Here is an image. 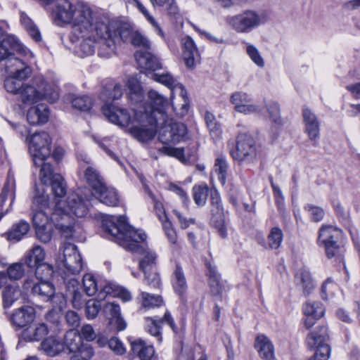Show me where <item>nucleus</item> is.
I'll return each mask as SVG.
<instances>
[{
    "label": "nucleus",
    "instance_id": "obj_46",
    "mask_svg": "<svg viewBox=\"0 0 360 360\" xmlns=\"http://www.w3.org/2000/svg\"><path fill=\"white\" fill-rule=\"evenodd\" d=\"M64 345L67 347L71 353H77L83 345L82 337L73 330L68 331L65 336Z\"/></svg>",
    "mask_w": 360,
    "mask_h": 360
},
{
    "label": "nucleus",
    "instance_id": "obj_61",
    "mask_svg": "<svg viewBox=\"0 0 360 360\" xmlns=\"http://www.w3.org/2000/svg\"><path fill=\"white\" fill-rule=\"evenodd\" d=\"M101 309L99 301L90 300L86 303L85 311L88 319H95Z\"/></svg>",
    "mask_w": 360,
    "mask_h": 360
},
{
    "label": "nucleus",
    "instance_id": "obj_60",
    "mask_svg": "<svg viewBox=\"0 0 360 360\" xmlns=\"http://www.w3.org/2000/svg\"><path fill=\"white\" fill-rule=\"evenodd\" d=\"M135 3V5L136 8L139 9V11L144 15V17L147 19V20L151 24V25L155 29L158 34L163 37L164 33L160 28V25L157 22V21L155 20V18L150 15L147 9L145 8V6L139 1V0H133Z\"/></svg>",
    "mask_w": 360,
    "mask_h": 360
},
{
    "label": "nucleus",
    "instance_id": "obj_52",
    "mask_svg": "<svg viewBox=\"0 0 360 360\" xmlns=\"http://www.w3.org/2000/svg\"><path fill=\"white\" fill-rule=\"evenodd\" d=\"M85 178L91 186L93 192L99 188L103 184V180L96 169L92 167H88L85 171Z\"/></svg>",
    "mask_w": 360,
    "mask_h": 360
},
{
    "label": "nucleus",
    "instance_id": "obj_25",
    "mask_svg": "<svg viewBox=\"0 0 360 360\" xmlns=\"http://www.w3.org/2000/svg\"><path fill=\"white\" fill-rule=\"evenodd\" d=\"M24 288L26 290L31 288L33 295L44 301H49L54 294V287L48 281H39L35 283L32 279H27L24 283Z\"/></svg>",
    "mask_w": 360,
    "mask_h": 360
},
{
    "label": "nucleus",
    "instance_id": "obj_4",
    "mask_svg": "<svg viewBox=\"0 0 360 360\" xmlns=\"http://www.w3.org/2000/svg\"><path fill=\"white\" fill-rule=\"evenodd\" d=\"M32 209V221L37 238L43 243L49 242L53 235V225L55 226L51 219L53 211L49 207V196L45 195L44 190L41 191L39 187L35 188Z\"/></svg>",
    "mask_w": 360,
    "mask_h": 360
},
{
    "label": "nucleus",
    "instance_id": "obj_45",
    "mask_svg": "<svg viewBox=\"0 0 360 360\" xmlns=\"http://www.w3.org/2000/svg\"><path fill=\"white\" fill-rule=\"evenodd\" d=\"M129 98L134 103H138L143 99V89L139 81L135 77H130L127 82Z\"/></svg>",
    "mask_w": 360,
    "mask_h": 360
},
{
    "label": "nucleus",
    "instance_id": "obj_19",
    "mask_svg": "<svg viewBox=\"0 0 360 360\" xmlns=\"http://www.w3.org/2000/svg\"><path fill=\"white\" fill-rule=\"evenodd\" d=\"M146 330L151 335L156 337L158 342H162L161 328L162 326L168 325L173 331L176 329L175 323L171 314L167 311H165L162 318L155 317H146Z\"/></svg>",
    "mask_w": 360,
    "mask_h": 360
},
{
    "label": "nucleus",
    "instance_id": "obj_7",
    "mask_svg": "<svg viewBox=\"0 0 360 360\" xmlns=\"http://www.w3.org/2000/svg\"><path fill=\"white\" fill-rule=\"evenodd\" d=\"M59 98L58 91L49 84L42 76H36L28 83H25L18 98L24 104L30 105L46 99L51 103Z\"/></svg>",
    "mask_w": 360,
    "mask_h": 360
},
{
    "label": "nucleus",
    "instance_id": "obj_8",
    "mask_svg": "<svg viewBox=\"0 0 360 360\" xmlns=\"http://www.w3.org/2000/svg\"><path fill=\"white\" fill-rule=\"evenodd\" d=\"M259 149V146L252 135L240 132L236 136V146L230 155L239 165L251 166L257 162Z\"/></svg>",
    "mask_w": 360,
    "mask_h": 360
},
{
    "label": "nucleus",
    "instance_id": "obj_26",
    "mask_svg": "<svg viewBox=\"0 0 360 360\" xmlns=\"http://www.w3.org/2000/svg\"><path fill=\"white\" fill-rule=\"evenodd\" d=\"M183 58L188 68H193L200 61V53L193 39L186 36L181 39Z\"/></svg>",
    "mask_w": 360,
    "mask_h": 360
},
{
    "label": "nucleus",
    "instance_id": "obj_17",
    "mask_svg": "<svg viewBox=\"0 0 360 360\" xmlns=\"http://www.w3.org/2000/svg\"><path fill=\"white\" fill-rule=\"evenodd\" d=\"M168 117L165 121H160V125H163L160 131L159 139L164 144H176L184 140L187 134L185 124L179 122L167 123Z\"/></svg>",
    "mask_w": 360,
    "mask_h": 360
},
{
    "label": "nucleus",
    "instance_id": "obj_39",
    "mask_svg": "<svg viewBox=\"0 0 360 360\" xmlns=\"http://www.w3.org/2000/svg\"><path fill=\"white\" fill-rule=\"evenodd\" d=\"M40 347L46 355L55 356L64 349V343L56 337L49 336L42 340Z\"/></svg>",
    "mask_w": 360,
    "mask_h": 360
},
{
    "label": "nucleus",
    "instance_id": "obj_32",
    "mask_svg": "<svg viewBox=\"0 0 360 360\" xmlns=\"http://www.w3.org/2000/svg\"><path fill=\"white\" fill-rule=\"evenodd\" d=\"M100 202L115 207L120 202L117 191L113 188L107 187L105 183L92 193Z\"/></svg>",
    "mask_w": 360,
    "mask_h": 360
},
{
    "label": "nucleus",
    "instance_id": "obj_24",
    "mask_svg": "<svg viewBox=\"0 0 360 360\" xmlns=\"http://www.w3.org/2000/svg\"><path fill=\"white\" fill-rule=\"evenodd\" d=\"M49 332L47 325L44 323H35L25 328L21 333L19 342H39L48 335Z\"/></svg>",
    "mask_w": 360,
    "mask_h": 360
},
{
    "label": "nucleus",
    "instance_id": "obj_12",
    "mask_svg": "<svg viewBox=\"0 0 360 360\" xmlns=\"http://www.w3.org/2000/svg\"><path fill=\"white\" fill-rule=\"evenodd\" d=\"M56 264L58 267L63 271V278H68L67 274L72 276L79 274L83 268L82 259L77 248L71 243H65L60 248Z\"/></svg>",
    "mask_w": 360,
    "mask_h": 360
},
{
    "label": "nucleus",
    "instance_id": "obj_59",
    "mask_svg": "<svg viewBox=\"0 0 360 360\" xmlns=\"http://www.w3.org/2000/svg\"><path fill=\"white\" fill-rule=\"evenodd\" d=\"M71 103L73 108L82 111L90 110L93 105L91 98L87 96H75Z\"/></svg>",
    "mask_w": 360,
    "mask_h": 360
},
{
    "label": "nucleus",
    "instance_id": "obj_10",
    "mask_svg": "<svg viewBox=\"0 0 360 360\" xmlns=\"http://www.w3.org/2000/svg\"><path fill=\"white\" fill-rule=\"evenodd\" d=\"M265 22L263 13L253 9H246L238 14L226 18V24L239 34H249Z\"/></svg>",
    "mask_w": 360,
    "mask_h": 360
},
{
    "label": "nucleus",
    "instance_id": "obj_62",
    "mask_svg": "<svg viewBox=\"0 0 360 360\" xmlns=\"http://www.w3.org/2000/svg\"><path fill=\"white\" fill-rule=\"evenodd\" d=\"M24 272L25 269L22 264L15 263L8 268L6 274L10 280L16 281L22 277Z\"/></svg>",
    "mask_w": 360,
    "mask_h": 360
},
{
    "label": "nucleus",
    "instance_id": "obj_31",
    "mask_svg": "<svg viewBox=\"0 0 360 360\" xmlns=\"http://www.w3.org/2000/svg\"><path fill=\"white\" fill-rule=\"evenodd\" d=\"M49 109L46 104L31 107L27 113V122L32 125L43 124L48 122Z\"/></svg>",
    "mask_w": 360,
    "mask_h": 360
},
{
    "label": "nucleus",
    "instance_id": "obj_43",
    "mask_svg": "<svg viewBox=\"0 0 360 360\" xmlns=\"http://www.w3.org/2000/svg\"><path fill=\"white\" fill-rule=\"evenodd\" d=\"M138 299L141 304L140 311L159 307L163 304V300L161 296L151 295L146 292H141Z\"/></svg>",
    "mask_w": 360,
    "mask_h": 360
},
{
    "label": "nucleus",
    "instance_id": "obj_33",
    "mask_svg": "<svg viewBox=\"0 0 360 360\" xmlns=\"http://www.w3.org/2000/svg\"><path fill=\"white\" fill-rule=\"evenodd\" d=\"M255 348L260 358L264 360L275 359L274 347L271 341L264 335H258L255 342Z\"/></svg>",
    "mask_w": 360,
    "mask_h": 360
},
{
    "label": "nucleus",
    "instance_id": "obj_14",
    "mask_svg": "<svg viewBox=\"0 0 360 360\" xmlns=\"http://www.w3.org/2000/svg\"><path fill=\"white\" fill-rule=\"evenodd\" d=\"M210 212L211 224L217 229L220 237L226 238L228 231L226 219L228 212L224 210L220 194L217 190L212 191L210 194Z\"/></svg>",
    "mask_w": 360,
    "mask_h": 360
},
{
    "label": "nucleus",
    "instance_id": "obj_50",
    "mask_svg": "<svg viewBox=\"0 0 360 360\" xmlns=\"http://www.w3.org/2000/svg\"><path fill=\"white\" fill-rule=\"evenodd\" d=\"M209 191V187L205 184L193 187V200L198 206L202 207L205 205Z\"/></svg>",
    "mask_w": 360,
    "mask_h": 360
},
{
    "label": "nucleus",
    "instance_id": "obj_40",
    "mask_svg": "<svg viewBox=\"0 0 360 360\" xmlns=\"http://www.w3.org/2000/svg\"><path fill=\"white\" fill-rule=\"evenodd\" d=\"M156 209L158 213V217L162 221V228L168 240L171 243H176L177 235L175 230L172 227V223L167 219L165 212L162 210L161 204L156 205Z\"/></svg>",
    "mask_w": 360,
    "mask_h": 360
},
{
    "label": "nucleus",
    "instance_id": "obj_63",
    "mask_svg": "<svg viewBox=\"0 0 360 360\" xmlns=\"http://www.w3.org/2000/svg\"><path fill=\"white\" fill-rule=\"evenodd\" d=\"M131 44L136 46L142 47L145 51L150 50L151 44L150 41L145 36L139 32H134L131 35Z\"/></svg>",
    "mask_w": 360,
    "mask_h": 360
},
{
    "label": "nucleus",
    "instance_id": "obj_18",
    "mask_svg": "<svg viewBox=\"0 0 360 360\" xmlns=\"http://www.w3.org/2000/svg\"><path fill=\"white\" fill-rule=\"evenodd\" d=\"M148 97L151 105V115L155 124H160L168 117L169 104L167 99L157 91L151 89L148 93Z\"/></svg>",
    "mask_w": 360,
    "mask_h": 360
},
{
    "label": "nucleus",
    "instance_id": "obj_1",
    "mask_svg": "<svg viewBox=\"0 0 360 360\" xmlns=\"http://www.w3.org/2000/svg\"><path fill=\"white\" fill-rule=\"evenodd\" d=\"M102 229L109 239L115 240L128 251L142 255L139 260V268L143 274L156 269L157 256L146 246V233L129 226L126 222L125 217H105L102 220Z\"/></svg>",
    "mask_w": 360,
    "mask_h": 360
},
{
    "label": "nucleus",
    "instance_id": "obj_11",
    "mask_svg": "<svg viewBox=\"0 0 360 360\" xmlns=\"http://www.w3.org/2000/svg\"><path fill=\"white\" fill-rule=\"evenodd\" d=\"M14 63H8L4 69L7 77L4 79V86L7 92L18 96L24 86V80L30 77L32 68L21 59Z\"/></svg>",
    "mask_w": 360,
    "mask_h": 360
},
{
    "label": "nucleus",
    "instance_id": "obj_51",
    "mask_svg": "<svg viewBox=\"0 0 360 360\" xmlns=\"http://www.w3.org/2000/svg\"><path fill=\"white\" fill-rule=\"evenodd\" d=\"M303 312L305 316H312L320 319L323 316L325 309L321 303L308 301L303 305Z\"/></svg>",
    "mask_w": 360,
    "mask_h": 360
},
{
    "label": "nucleus",
    "instance_id": "obj_56",
    "mask_svg": "<svg viewBox=\"0 0 360 360\" xmlns=\"http://www.w3.org/2000/svg\"><path fill=\"white\" fill-rule=\"evenodd\" d=\"M99 285L100 287L98 297L100 300H104L108 295L115 297V294L117 291L118 286L109 281L103 280H100Z\"/></svg>",
    "mask_w": 360,
    "mask_h": 360
},
{
    "label": "nucleus",
    "instance_id": "obj_42",
    "mask_svg": "<svg viewBox=\"0 0 360 360\" xmlns=\"http://www.w3.org/2000/svg\"><path fill=\"white\" fill-rule=\"evenodd\" d=\"M1 295L3 307L4 309H8L20 298L21 291L18 286L8 285L3 290Z\"/></svg>",
    "mask_w": 360,
    "mask_h": 360
},
{
    "label": "nucleus",
    "instance_id": "obj_54",
    "mask_svg": "<svg viewBox=\"0 0 360 360\" xmlns=\"http://www.w3.org/2000/svg\"><path fill=\"white\" fill-rule=\"evenodd\" d=\"M20 22L34 41H39L41 40L40 32L32 20L26 14L21 13Z\"/></svg>",
    "mask_w": 360,
    "mask_h": 360
},
{
    "label": "nucleus",
    "instance_id": "obj_49",
    "mask_svg": "<svg viewBox=\"0 0 360 360\" xmlns=\"http://www.w3.org/2000/svg\"><path fill=\"white\" fill-rule=\"evenodd\" d=\"M205 120L211 136L216 140L221 139L222 129L220 124L216 120L214 115L210 112L207 111L205 115Z\"/></svg>",
    "mask_w": 360,
    "mask_h": 360
},
{
    "label": "nucleus",
    "instance_id": "obj_27",
    "mask_svg": "<svg viewBox=\"0 0 360 360\" xmlns=\"http://www.w3.org/2000/svg\"><path fill=\"white\" fill-rule=\"evenodd\" d=\"M172 288L179 296L181 302L185 304L187 302L188 285L182 268L176 265L172 278Z\"/></svg>",
    "mask_w": 360,
    "mask_h": 360
},
{
    "label": "nucleus",
    "instance_id": "obj_48",
    "mask_svg": "<svg viewBox=\"0 0 360 360\" xmlns=\"http://www.w3.org/2000/svg\"><path fill=\"white\" fill-rule=\"evenodd\" d=\"M100 281L91 274H86L82 278L84 291L88 296H93L98 294Z\"/></svg>",
    "mask_w": 360,
    "mask_h": 360
},
{
    "label": "nucleus",
    "instance_id": "obj_5",
    "mask_svg": "<svg viewBox=\"0 0 360 360\" xmlns=\"http://www.w3.org/2000/svg\"><path fill=\"white\" fill-rule=\"evenodd\" d=\"M54 21L60 26L72 24V31L84 29L95 18L91 9L84 4H73L70 0H56Z\"/></svg>",
    "mask_w": 360,
    "mask_h": 360
},
{
    "label": "nucleus",
    "instance_id": "obj_29",
    "mask_svg": "<svg viewBox=\"0 0 360 360\" xmlns=\"http://www.w3.org/2000/svg\"><path fill=\"white\" fill-rule=\"evenodd\" d=\"M135 58L141 68L155 71L162 68L158 58L150 50L137 51L135 53Z\"/></svg>",
    "mask_w": 360,
    "mask_h": 360
},
{
    "label": "nucleus",
    "instance_id": "obj_41",
    "mask_svg": "<svg viewBox=\"0 0 360 360\" xmlns=\"http://www.w3.org/2000/svg\"><path fill=\"white\" fill-rule=\"evenodd\" d=\"M329 335L326 326H318L315 330L309 333L307 338L309 347H316L317 345L326 344Z\"/></svg>",
    "mask_w": 360,
    "mask_h": 360
},
{
    "label": "nucleus",
    "instance_id": "obj_22",
    "mask_svg": "<svg viewBox=\"0 0 360 360\" xmlns=\"http://www.w3.org/2000/svg\"><path fill=\"white\" fill-rule=\"evenodd\" d=\"M8 320L15 330L23 328L33 322L35 319V310L30 306H22L15 309L8 315Z\"/></svg>",
    "mask_w": 360,
    "mask_h": 360
},
{
    "label": "nucleus",
    "instance_id": "obj_13",
    "mask_svg": "<svg viewBox=\"0 0 360 360\" xmlns=\"http://www.w3.org/2000/svg\"><path fill=\"white\" fill-rule=\"evenodd\" d=\"M343 233L341 229L331 225H323L319 231L317 243L323 247L328 258H332L342 252Z\"/></svg>",
    "mask_w": 360,
    "mask_h": 360
},
{
    "label": "nucleus",
    "instance_id": "obj_23",
    "mask_svg": "<svg viewBox=\"0 0 360 360\" xmlns=\"http://www.w3.org/2000/svg\"><path fill=\"white\" fill-rule=\"evenodd\" d=\"M103 23L105 24L108 27L109 31H108V34L110 35L114 38V49H113V54L115 52L117 45L121 41L127 42L131 41V35L134 32L131 31V29L128 25L126 24H120L115 21L110 20H103Z\"/></svg>",
    "mask_w": 360,
    "mask_h": 360
},
{
    "label": "nucleus",
    "instance_id": "obj_6",
    "mask_svg": "<svg viewBox=\"0 0 360 360\" xmlns=\"http://www.w3.org/2000/svg\"><path fill=\"white\" fill-rule=\"evenodd\" d=\"M123 94L120 84L112 82L103 86L100 94V98L104 102L101 111L104 116L112 123L120 127H127L131 122V117L128 110L115 106L109 100L119 99Z\"/></svg>",
    "mask_w": 360,
    "mask_h": 360
},
{
    "label": "nucleus",
    "instance_id": "obj_38",
    "mask_svg": "<svg viewBox=\"0 0 360 360\" xmlns=\"http://www.w3.org/2000/svg\"><path fill=\"white\" fill-rule=\"evenodd\" d=\"M133 353L137 355L140 360H152L155 350L152 345H147L141 339H137L131 342Z\"/></svg>",
    "mask_w": 360,
    "mask_h": 360
},
{
    "label": "nucleus",
    "instance_id": "obj_3",
    "mask_svg": "<svg viewBox=\"0 0 360 360\" xmlns=\"http://www.w3.org/2000/svg\"><path fill=\"white\" fill-rule=\"evenodd\" d=\"M108 29L102 19L95 17L88 21L84 29L73 30L76 37L82 39L76 51L78 56L81 58L91 56L97 47L99 56L110 57L113 54L114 38L108 34Z\"/></svg>",
    "mask_w": 360,
    "mask_h": 360
},
{
    "label": "nucleus",
    "instance_id": "obj_2",
    "mask_svg": "<svg viewBox=\"0 0 360 360\" xmlns=\"http://www.w3.org/2000/svg\"><path fill=\"white\" fill-rule=\"evenodd\" d=\"M52 165H45L40 169L39 178L43 185L49 184L53 195L55 205L52 209L51 219L56 230L63 238L75 237L79 228L74 226V220L65 212V200H62L67 193L66 183L63 176L53 172Z\"/></svg>",
    "mask_w": 360,
    "mask_h": 360
},
{
    "label": "nucleus",
    "instance_id": "obj_28",
    "mask_svg": "<svg viewBox=\"0 0 360 360\" xmlns=\"http://www.w3.org/2000/svg\"><path fill=\"white\" fill-rule=\"evenodd\" d=\"M66 288L65 296L68 298L73 307L81 309L84 304L83 295L79 290V282L75 277L63 278Z\"/></svg>",
    "mask_w": 360,
    "mask_h": 360
},
{
    "label": "nucleus",
    "instance_id": "obj_37",
    "mask_svg": "<svg viewBox=\"0 0 360 360\" xmlns=\"http://www.w3.org/2000/svg\"><path fill=\"white\" fill-rule=\"evenodd\" d=\"M30 230V224L21 220L18 223L12 225L7 232L3 234L8 240L12 242H18L25 236Z\"/></svg>",
    "mask_w": 360,
    "mask_h": 360
},
{
    "label": "nucleus",
    "instance_id": "obj_15",
    "mask_svg": "<svg viewBox=\"0 0 360 360\" xmlns=\"http://www.w3.org/2000/svg\"><path fill=\"white\" fill-rule=\"evenodd\" d=\"M27 50L20 43L17 38L12 35L6 36L0 40V63H3L4 69L8 64H13L15 60H20V56H25Z\"/></svg>",
    "mask_w": 360,
    "mask_h": 360
},
{
    "label": "nucleus",
    "instance_id": "obj_47",
    "mask_svg": "<svg viewBox=\"0 0 360 360\" xmlns=\"http://www.w3.org/2000/svg\"><path fill=\"white\" fill-rule=\"evenodd\" d=\"M44 250L41 247L36 245L27 253L25 263L29 267L33 268L44 262Z\"/></svg>",
    "mask_w": 360,
    "mask_h": 360
},
{
    "label": "nucleus",
    "instance_id": "obj_20",
    "mask_svg": "<svg viewBox=\"0 0 360 360\" xmlns=\"http://www.w3.org/2000/svg\"><path fill=\"white\" fill-rule=\"evenodd\" d=\"M152 77L155 81L171 89L172 98H173L175 94H178L184 103L182 105L183 108L186 105V91L184 86L180 84L177 79L173 77L172 74L167 72L162 73H153Z\"/></svg>",
    "mask_w": 360,
    "mask_h": 360
},
{
    "label": "nucleus",
    "instance_id": "obj_16",
    "mask_svg": "<svg viewBox=\"0 0 360 360\" xmlns=\"http://www.w3.org/2000/svg\"><path fill=\"white\" fill-rule=\"evenodd\" d=\"M90 199L86 198L85 200L79 196L77 193H70L66 200H65V205H64L65 212L74 220V226L78 227L79 232L75 237L65 238L66 239H78L80 234L82 233V228L76 224L74 218L70 216V213L77 217H86L89 214V209L88 202Z\"/></svg>",
    "mask_w": 360,
    "mask_h": 360
},
{
    "label": "nucleus",
    "instance_id": "obj_44",
    "mask_svg": "<svg viewBox=\"0 0 360 360\" xmlns=\"http://www.w3.org/2000/svg\"><path fill=\"white\" fill-rule=\"evenodd\" d=\"M157 125L153 121V124L150 127H133L131 128L130 132L137 140L146 142L151 140L155 136Z\"/></svg>",
    "mask_w": 360,
    "mask_h": 360
},
{
    "label": "nucleus",
    "instance_id": "obj_64",
    "mask_svg": "<svg viewBox=\"0 0 360 360\" xmlns=\"http://www.w3.org/2000/svg\"><path fill=\"white\" fill-rule=\"evenodd\" d=\"M247 54L249 56L250 59L259 67L264 66V61L261 56L258 49L252 44H248L246 47Z\"/></svg>",
    "mask_w": 360,
    "mask_h": 360
},
{
    "label": "nucleus",
    "instance_id": "obj_34",
    "mask_svg": "<svg viewBox=\"0 0 360 360\" xmlns=\"http://www.w3.org/2000/svg\"><path fill=\"white\" fill-rule=\"evenodd\" d=\"M283 233L282 230L277 227H273L270 230L269 233L267 236V243L265 242V239L262 235L257 236V241L259 244L265 248L271 250L278 249L283 241Z\"/></svg>",
    "mask_w": 360,
    "mask_h": 360
},
{
    "label": "nucleus",
    "instance_id": "obj_55",
    "mask_svg": "<svg viewBox=\"0 0 360 360\" xmlns=\"http://www.w3.org/2000/svg\"><path fill=\"white\" fill-rule=\"evenodd\" d=\"M228 164L224 156H219L215 160L214 172L218 176L219 181L222 185L226 184Z\"/></svg>",
    "mask_w": 360,
    "mask_h": 360
},
{
    "label": "nucleus",
    "instance_id": "obj_57",
    "mask_svg": "<svg viewBox=\"0 0 360 360\" xmlns=\"http://www.w3.org/2000/svg\"><path fill=\"white\" fill-rule=\"evenodd\" d=\"M310 348L314 349V353L308 360H328L330 347L328 344L317 345Z\"/></svg>",
    "mask_w": 360,
    "mask_h": 360
},
{
    "label": "nucleus",
    "instance_id": "obj_35",
    "mask_svg": "<svg viewBox=\"0 0 360 360\" xmlns=\"http://www.w3.org/2000/svg\"><path fill=\"white\" fill-rule=\"evenodd\" d=\"M15 180L14 174L9 171L7 174L6 182L2 188L0 194V209L2 210L4 204L8 198H11L10 206H11L15 198Z\"/></svg>",
    "mask_w": 360,
    "mask_h": 360
},
{
    "label": "nucleus",
    "instance_id": "obj_58",
    "mask_svg": "<svg viewBox=\"0 0 360 360\" xmlns=\"http://www.w3.org/2000/svg\"><path fill=\"white\" fill-rule=\"evenodd\" d=\"M35 276L39 281H48L53 275V267L44 262H42L35 267Z\"/></svg>",
    "mask_w": 360,
    "mask_h": 360
},
{
    "label": "nucleus",
    "instance_id": "obj_30",
    "mask_svg": "<svg viewBox=\"0 0 360 360\" xmlns=\"http://www.w3.org/2000/svg\"><path fill=\"white\" fill-rule=\"evenodd\" d=\"M103 311L110 323L114 325L119 331L123 330L127 323L121 316L120 308L117 304L108 302L103 307Z\"/></svg>",
    "mask_w": 360,
    "mask_h": 360
},
{
    "label": "nucleus",
    "instance_id": "obj_36",
    "mask_svg": "<svg viewBox=\"0 0 360 360\" xmlns=\"http://www.w3.org/2000/svg\"><path fill=\"white\" fill-rule=\"evenodd\" d=\"M295 282L302 288L303 294L308 296L314 290L316 285L309 271L301 269L295 274Z\"/></svg>",
    "mask_w": 360,
    "mask_h": 360
},
{
    "label": "nucleus",
    "instance_id": "obj_53",
    "mask_svg": "<svg viewBox=\"0 0 360 360\" xmlns=\"http://www.w3.org/2000/svg\"><path fill=\"white\" fill-rule=\"evenodd\" d=\"M206 266L208 269L209 282L212 293L219 295L221 292V286L219 285V276L217 274L216 266L210 262H207Z\"/></svg>",
    "mask_w": 360,
    "mask_h": 360
},
{
    "label": "nucleus",
    "instance_id": "obj_9",
    "mask_svg": "<svg viewBox=\"0 0 360 360\" xmlns=\"http://www.w3.org/2000/svg\"><path fill=\"white\" fill-rule=\"evenodd\" d=\"M28 151L34 165L42 168L45 165H51L48 160L51 158L52 140L44 131H36L27 137Z\"/></svg>",
    "mask_w": 360,
    "mask_h": 360
},
{
    "label": "nucleus",
    "instance_id": "obj_21",
    "mask_svg": "<svg viewBox=\"0 0 360 360\" xmlns=\"http://www.w3.org/2000/svg\"><path fill=\"white\" fill-rule=\"evenodd\" d=\"M303 122L304 131L312 144L316 146L320 137V122L316 114L309 108H304L302 110Z\"/></svg>",
    "mask_w": 360,
    "mask_h": 360
}]
</instances>
